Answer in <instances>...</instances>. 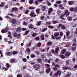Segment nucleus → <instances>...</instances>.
Wrapping results in <instances>:
<instances>
[{
	"label": "nucleus",
	"instance_id": "1",
	"mask_svg": "<svg viewBox=\"0 0 77 77\" xmlns=\"http://www.w3.org/2000/svg\"><path fill=\"white\" fill-rule=\"evenodd\" d=\"M40 66H41V65L39 64H35L34 66H33L32 67L34 69L36 70L37 71H38V69H39V68H40Z\"/></svg>",
	"mask_w": 77,
	"mask_h": 77
},
{
	"label": "nucleus",
	"instance_id": "2",
	"mask_svg": "<svg viewBox=\"0 0 77 77\" xmlns=\"http://www.w3.org/2000/svg\"><path fill=\"white\" fill-rule=\"evenodd\" d=\"M18 61L15 59V58L14 59H11L10 60V62L11 63H17Z\"/></svg>",
	"mask_w": 77,
	"mask_h": 77
},
{
	"label": "nucleus",
	"instance_id": "3",
	"mask_svg": "<svg viewBox=\"0 0 77 77\" xmlns=\"http://www.w3.org/2000/svg\"><path fill=\"white\" fill-rule=\"evenodd\" d=\"M14 36L15 38H17V39H20L21 37V34H17V33L15 32L14 33Z\"/></svg>",
	"mask_w": 77,
	"mask_h": 77
},
{
	"label": "nucleus",
	"instance_id": "4",
	"mask_svg": "<svg viewBox=\"0 0 77 77\" xmlns=\"http://www.w3.org/2000/svg\"><path fill=\"white\" fill-rule=\"evenodd\" d=\"M59 77H60V75L62 74V71H60V70H58L55 73V76H57L59 75Z\"/></svg>",
	"mask_w": 77,
	"mask_h": 77
},
{
	"label": "nucleus",
	"instance_id": "5",
	"mask_svg": "<svg viewBox=\"0 0 77 77\" xmlns=\"http://www.w3.org/2000/svg\"><path fill=\"white\" fill-rule=\"evenodd\" d=\"M29 15L31 17H35L36 16V15L35 14V12L33 11H31V13L29 14Z\"/></svg>",
	"mask_w": 77,
	"mask_h": 77
},
{
	"label": "nucleus",
	"instance_id": "6",
	"mask_svg": "<svg viewBox=\"0 0 77 77\" xmlns=\"http://www.w3.org/2000/svg\"><path fill=\"white\" fill-rule=\"evenodd\" d=\"M69 56H71V53L69 52H67L65 54L66 58H69Z\"/></svg>",
	"mask_w": 77,
	"mask_h": 77
},
{
	"label": "nucleus",
	"instance_id": "7",
	"mask_svg": "<svg viewBox=\"0 0 77 77\" xmlns=\"http://www.w3.org/2000/svg\"><path fill=\"white\" fill-rule=\"evenodd\" d=\"M53 11V8H49L48 10V15H50L51 14V13Z\"/></svg>",
	"mask_w": 77,
	"mask_h": 77
},
{
	"label": "nucleus",
	"instance_id": "8",
	"mask_svg": "<svg viewBox=\"0 0 77 77\" xmlns=\"http://www.w3.org/2000/svg\"><path fill=\"white\" fill-rule=\"evenodd\" d=\"M74 3H75V2L73 1H68L67 4H68L69 5H74Z\"/></svg>",
	"mask_w": 77,
	"mask_h": 77
},
{
	"label": "nucleus",
	"instance_id": "9",
	"mask_svg": "<svg viewBox=\"0 0 77 77\" xmlns=\"http://www.w3.org/2000/svg\"><path fill=\"white\" fill-rule=\"evenodd\" d=\"M5 55L8 56H12V52H7L5 53Z\"/></svg>",
	"mask_w": 77,
	"mask_h": 77
},
{
	"label": "nucleus",
	"instance_id": "10",
	"mask_svg": "<svg viewBox=\"0 0 77 77\" xmlns=\"http://www.w3.org/2000/svg\"><path fill=\"white\" fill-rule=\"evenodd\" d=\"M37 61L39 63H42V59L40 58H38L37 59Z\"/></svg>",
	"mask_w": 77,
	"mask_h": 77
},
{
	"label": "nucleus",
	"instance_id": "11",
	"mask_svg": "<svg viewBox=\"0 0 77 77\" xmlns=\"http://www.w3.org/2000/svg\"><path fill=\"white\" fill-rule=\"evenodd\" d=\"M31 45H32V42H29L26 45V47H28L29 48V47H30V46H31Z\"/></svg>",
	"mask_w": 77,
	"mask_h": 77
},
{
	"label": "nucleus",
	"instance_id": "12",
	"mask_svg": "<svg viewBox=\"0 0 77 77\" xmlns=\"http://www.w3.org/2000/svg\"><path fill=\"white\" fill-rule=\"evenodd\" d=\"M21 28L20 27H18V28L16 29V31L17 32H21Z\"/></svg>",
	"mask_w": 77,
	"mask_h": 77
},
{
	"label": "nucleus",
	"instance_id": "13",
	"mask_svg": "<svg viewBox=\"0 0 77 77\" xmlns=\"http://www.w3.org/2000/svg\"><path fill=\"white\" fill-rule=\"evenodd\" d=\"M40 39L42 41H44V39H45V38H44V35L42 34L40 36Z\"/></svg>",
	"mask_w": 77,
	"mask_h": 77
},
{
	"label": "nucleus",
	"instance_id": "14",
	"mask_svg": "<svg viewBox=\"0 0 77 77\" xmlns=\"http://www.w3.org/2000/svg\"><path fill=\"white\" fill-rule=\"evenodd\" d=\"M58 6L59 8H60L61 9H65V8L63 7V5L61 4H60L58 5Z\"/></svg>",
	"mask_w": 77,
	"mask_h": 77
},
{
	"label": "nucleus",
	"instance_id": "15",
	"mask_svg": "<svg viewBox=\"0 0 77 77\" xmlns=\"http://www.w3.org/2000/svg\"><path fill=\"white\" fill-rule=\"evenodd\" d=\"M18 53V52L17 51H11V53L12 54V55L14 54V55H15L16 54H17Z\"/></svg>",
	"mask_w": 77,
	"mask_h": 77
},
{
	"label": "nucleus",
	"instance_id": "16",
	"mask_svg": "<svg viewBox=\"0 0 77 77\" xmlns=\"http://www.w3.org/2000/svg\"><path fill=\"white\" fill-rule=\"evenodd\" d=\"M55 38H57L59 35V32H56L54 34Z\"/></svg>",
	"mask_w": 77,
	"mask_h": 77
},
{
	"label": "nucleus",
	"instance_id": "17",
	"mask_svg": "<svg viewBox=\"0 0 77 77\" xmlns=\"http://www.w3.org/2000/svg\"><path fill=\"white\" fill-rule=\"evenodd\" d=\"M66 29V26L65 25H62L61 27V29L62 30H64Z\"/></svg>",
	"mask_w": 77,
	"mask_h": 77
},
{
	"label": "nucleus",
	"instance_id": "18",
	"mask_svg": "<svg viewBox=\"0 0 77 77\" xmlns=\"http://www.w3.org/2000/svg\"><path fill=\"white\" fill-rule=\"evenodd\" d=\"M71 75V73L70 72H68V74L66 75L65 77H69Z\"/></svg>",
	"mask_w": 77,
	"mask_h": 77
},
{
	"label": "nucleus",
	"instance_id": "19",
	"mask_svg": "<svg viewBox=\"0 0 77 77\" xmlns=\"http://www.w3.org/2000/svg\"><path fill=\"white\" fill-rule=\"evenodd\" d=\"M11 22L13 24H15L17 23V20L15 19H12Z\"/></svg>",
	"mask_w": 77,
	"mask_h": 77
},
{
	"label": "nucleus",
	"instance_id": "20",
	"mask_svg": "<svg viewBox=\"0 0 77 77\" xmlns=\"http://www.w3.org/2000/svg\"><path fill=\"white\" fill-rule=\"evenodd\" d=\"M64 15H66V14H70V13L69 11H68V10H66L64 11Z\"/></svg>",
	"mask_w": 77,
	"mask_h": 77
},
{
	"label": "nucleus",
	"instance_id": "21",
	"mask_svg": "<svg viewBox=\"0 0 77 77\" xmlns=\"http://www.w3.org/2000/svg\"><path fill=\"white\" fill-rule=\"evenodd\" d=\"M67 18L69 21H72V17H68Z\"/></svg>",
	"mask_w": 77,
	"mask_h": 77
},
{
	"label": "nucleus",
	"instance_id": "22",
	"mask_svg": "<svg viewBox=\"0 0 77 77\" xmlns=\"http://www.w3.org/2000/svg\"><path fill=\"white\" fill-rule=\"evenodd\" d=\"M53 45V43L51 42H48L47 43V45H48L49 46H51Z\"/></svg>",
	"mask_w": 77,
	"mask_h": 77
},
{
	"label": "nucleus",
	"instance_id": "23",
	"mask_svg": "<svg viewBox=\"0 0 77 77\" xmlns=\"http://www.w3.org/2000/svg\"><path fill=\"white\" fill-rule=\"evenodd\" d=\"M8 15H10V16H12L13 17H16V16L15 15V14H13V13H11V14L8 13Z\"/></svg>",
	"mask_w": 77,
	"mask_h": 77
},
{
	"label": "nucleus",
	"instance_id": "24",
	"mask_svg": "<svg viewBox=\"0 0 77 77\" xmlns=\"http://www.w3.org/2000/svg\"><path fill=\"white\" fill-rule=\"evenodd\" d=\"M59 48L58 47H57V48L55 49V52L56 53H57L59 52Z\"/></svg>",
	"mask_w": 77,
	"mask_h": 77
},
{
	"label": "nucleus",
	"instance_id": "25",
	"mask_svg": "<svg viewBox=\"0 0 77 77\" xmlns=\"http://www.w3.org/2000/svg\"><path fill=\"white\" fill-rule=\"evenodd\" d=\"M64 15H64V14H63V15H61L60 17H59V18L61 19V20H65V19L63 18V17H64L63 16H64Z\"/></svg>",
	"mask_w": 77,
	"mask_h": 77
},
{
	"label": "nucleus",
	"instance_id": "26",
	"mask_svg": "<svg viewBox=\"0 0 77 77\" xmlns=\"http://www.w3.org/2000/svg\"><path fill=\"white\" fill-rule=\"evenodd\" d=\"M40 11H41L40 9H38L36 10V12L38 14H40V12H39Z\"/></svg>",
	"mask_w": 77,
	"mask_h": 77
},
{
	"label": "nucleus",
	"instance_id": "27",
	"mask_svg": "<svg viewBox=\"0 0 77 77\" xmlns=\"http://www.w3.org/2000/svg\"><path fill=\"white\" fill-rule=\"evenodd\" d=\"M42 45V44H41V43L39 42L37 44L36 47H41Z\"/></svg>",
	"mask_w": 77,
	"mask_h": 77
},
{
	"label": "nucleus",
	"instance_id": "28",
	"mask_svg": "<svg viewBox=\"0 0 77 77\" xmlns=\"http://www.w3.org/2000/svg\"><path fill=\"white\" fill-rule=\"evenodd\" d=\"M26 52L28 53H30V52H31V50L29 48H26Z\"/></svg>",
	"mask_w": 77,
	"mask_h": 77
},
{
	"label": "nucleus",
	"instance_id": "29",
	"mask_svg": "<svg viewBox=\"0 0 77 77\" xmlns=\"http://www.w3.org/2000/svg\"><path fill=\"white\" fill-rule=\"evenodd\" d=\"M47 8V7H46L45 6H44L42 7V10L43 12L45 11V9H47V8Z\"/></svg>",
	"mask_w": 77,
	"mask_h": 77
},
{
	"label": "nucleus",
	"instance_id": "30",
	"mask_svg": "<svg viewBox=\"0 0 77 77\" xmlns=\"http://www.w3.org/2000/svg\"><path fill=\"white\" fill-rule=\"evenodd\" d=\"M35 54H37V55H39V54H40V51H35Z\"/></svg>",
	"mask_w": 77,
	"mask_h": 77
},
{
	"label": "nucleus",
	"instance_id": "31",
	"mask_svg": "<svg viewBox=\"0 0 77 77\" xmlns=\"http://www.w3.org/2000/svg\"><path fill=\"white\" fill-rule=\"evenodd\" d=\"M70 34V31H68L66 33V36H68Z\"/></svg>",
	"mask_w": 77,
	"mask_h": 77
},
{
	"label": "nucleus",
	"instance_id": "32",
	"mask_svg": "<svg viewBox=\"0 0 77 77\" xmlns=\"http://www.w3.org/2000/svg\"><path fill=\"white\" fill-rule=\"evenodd\" d=\"M59 57L62 59H65L66 58L65 56H64V55H59Z\"/></svg>",
	"mask_w": 77,
	"mask_h": 77
},
{
	"label": "nucleus",
	"instance_id": "33",
	"mask_svg": "<svg viewBox=\"0 0 77 77\" xmlns=\"http://www.w3.org/2000/svg\"><path fill=\"white\" fill-rule=\"evenodd\" d=\"M66 50L65 49H63L62 52V54H65V53H66Z\"/></svg>",
	"mask_w": 77,
	"mask_h": 77
},
{
	"label": "nucleus",
	"instance_id": "34",
	"mask_svg": "<svg viewBox=\"0 0 77 77\" xmlns=\"http://www.w3.org/2000/svg\"><path fill=\"white\" fill-rule=\"evenodd\" d=\"M12 11H18V8H14L12 9Z\"/></svg>",
	"mask_w": 77,
	"mask_h": 77
},
{
	"label": "nucleus",
	"instance_id": "35",
	"mask_svg": "<svg viewBox=\"0 0 77 77\" xmlns=\"http://www.w3.org/2000/svg\"><path fill=\"white\" fill-rule=\"evenodd\" d=\"M29 32H30V31L29 30H28L27 31H26L24 33L25 35H27L29 33Z\"/></svg>",
	"mask_w": 77,
	"mask_h": 77
},
{
	"label": "nucleus",
	"instance_id": "36",
	"mask_svg": "<svg viewBox=\"0 0 77 77\" xmlns=\"http://www.w3.org/2000/svg\"><path fill=\"white\" fill-rule=\"evenodd\" d=\"M63 70H66L67 69H69V68L68 67L65 66L63 68Z\"/></svg>",
	"mask_w": 77,
	"mask_h": 77
},
{
	"label": "nucleus",
	"instance_id": "37",
	"mask_svg": "<svg viewBox=\"0 0 77 77\" xmlns=\"http://www.w3.org/2000/svg\"><path fill=\"white\" fill-rule=\"evenodd\" d=\"M50 68H49L46 69V72L47 73H49L50 72Z\"/></svg>",
	"mask_w": 77,
	"mask_h": 77
},
{
	"label": "nucleus",
	"instance_id": "38",
	"mask_svg": "<svg viewBox=\"0 0 77 77\" xmlns=\"http://www.w3.org/2000/svg\"><path fill=\"white\" fill-rule=\"evenodd\" d=\"M71 48L72 50H73V51H75V50H76V47H72Z\"/></svg>",
	"mask_w": 77,
	"mask_h": 77
},
{
	"label": "nucleus",
	"instance_id": "39",
	"mask_svg": "<svg viewBox=\"0 0 77 77\" xmlns=\"http://www.w3.org/2000/svg\"><path fill=\"white\" fill-rule=\"evenodd\" d=\"M37 35V34L36 33H34L32 34V37H35V36Z\"/></svg>",
	"mask_w": 77,
	"mask_h": 77
},
{
	"label": "nucleus",
	"instance_id": "40",
	"mask_svg": "<svg viewBox=\"0 0 77 77\" xmlns=\"http://www.w3.org/2000/svg\"><path fill=\"white\" fill-rule=\"evenodd\" d=\"M48 27L49 29H53L54 28V26L51 25H49L48 26Z\"/></svg>",
	"mask_w": 77,
	"mask_h": 77
},
{
	"label": "nucleus",
	"instance_id": "41",
	"mask_svg": "<svg viewBox=\"0 0 77 77\" xmlns=\"http://www.w3.org/2000/svg\"><path fill=\"white\" fill-rule=\"evenodd\" d=\"M4 5L5 3L4 2H1L0 5V7H4Z\"/></svg>",
	"mask_w": 77,
	"mask_h": 77
},
{
	"label": "nucleus",
	"instance_id": "42",
	"mask_svg": "<svg viewBox=\"0 0 77 77\" xmlns=\"http://www.w3.org/2000/svg\"><path fill=\"white\" fill-rule=\"evenodd\" d=\"M27 60V59L26 58H24L22 59V61L24 62H26Z\"/></svg>",
	"mask_w": 77,
	"mask_h": 77
},
{
	"label": "nucleus",
	"instance_id": "43",
	"mask_svg": "<svg viewBox=\"0 0 77 77\" xmlns=\"http://www.w3.org/2000/svg\"><path fill=\"white\" fill-rule=\"evenodd\" d=\"M60 37H62V36H63V32H60Z\"/></svg>",
	"mask_w": 77,
	"mask_h": 77
},
{
	"label": "nucleus",
	"instance_id": "44",
	"mask_svg": "<svg viewBox=\"0 0 77 77\" xmlns=\"http://www.w3.org/2000/svg\"><path fill=\"white\" fill-rule=\"evenodd\" d=\"M59 61H60L59 59L58 58H57L55 60V63H58V62H59Z\"/></svg>",
	"mask_w": 77,
	"mask_h": 77
},
{
	"label": "nucleus",
	"instance_id": "45",
	"mask_svg": "<svg viewBox=\"0 0 77 77\" xmlns=\"http://www.w3.org/2000/svg\"><path fill=\"white\" fill-rule=\"evenodd\" d=\"M57 14H58V15H62V13L60 14V13L61 12V11L60 10H58L57 11Z\"/></svg>",
	"mask_w": 77,
	"mask_h": 77
},
{
	"label": "nucleus",
	"instance_id": "46",
	"mask_svg": "<svg viewBox=\"0 0 77 77\" xmlns=\"http://www.w3.org/2000/svg\"><path fill=\"white\" fill-rule=\"evenodd\" d=\"M70 11H71V12H72V11H74V8H71L69 9Z\"/></svg>",
	"mask_w": 77,
	"mask_h": 77
},
{
	"label": "nucleus",
	"instance_id": "47",
	"mask_svg": "<svg viewBox=\"0 0 77 77\" xmlns=\"http://www.w3.org/2000/svg\"><path fill=\"white\" fill-rule=\"evenodd\" d=\"M61 3H62V2H61V1H58L56 2V3L57 4H60Z\"/></svg>",
	"mask_w": 77,
	"mask_h": 77
},
{
	"label": "nucleus",
	"instance_id": "48",
	"mask_svg": "<svg viewBox=\"0 0 77 77\" xmlns=\"http://www.w3.org/2000/svg\"><path fill=\"white\" fill-rule=\"evenodd\" d=\"M46 24H47V25H50V24H51V22H49V21H48L46 22Z\"/></svg>",
	"mask_w": 77,
	"mask_h": 77
},
{
	"label": "nucleus",
	"instance_id": "49",
	"mask_svg": "<svg viewBox=\"0 0 77 77\" xmlns=\"http://www.w3.org/2000/svg\"><path fill=\"white\" fill-rule=\"evenodd\" d=\"M40 39V38H39V37H36L34 38V39H35V40H36L37 41H39V40Z\"/></svg>",
	"mask_w": 77,
	"mask_h": 77
},
{
	"label": "nucleus",
	"instance_id": "50",
	"mask_svg": "<svg viewBox=\"0 0 77 77\" xmlns=\"http://www.w3.org/2000/svg\"><path fill=\"white\" fill-rule=\"evenodd\" d=\"M66 65H69V61L68 60L66 61Z\"/></svg>",
	"mask_w": 77,
	"mask_h": 77
},
{
	"label": "nucleus",
	"instance_id": "51",
	"mask_svg": "<svg viewBox=\"0 0 77 77\" xmlns=\"http://www.w3.org/2000/svg\"><path fill=\"white\" fill-rule=\"evenodd\" d=\"M52 22H53V24H56V23H57L58 22L57 21H54V20H53L52 21Z\"/></svg>",
	"mask_w": 77,
	"mask_h": 77
},
{
	"label": "nucleus",
	"instance_id": "52",
	"mask_svg": "<svg viewBox=\"0 0 77 77\" xmlns=\"http://www.w3.org/2000/svg\"><path fill=\"white\" fill-rule=\"evenodd\" d=\"M44 16H41L40 17V19H41V20H44Z\"/></svg>",
	"mask_w": 77,
	"mask_h": 77
},
{
	"label": "nucleus",
	"instance_id": "53",
	"mask_svg": "<svg viewBox=\"0 0 77 77\" xmlns=\"http://www.w3.org/2000/svg\"><path fill=\"white\" fill-rule=\"evenodd\" d=\"M5 18H7L8 20H11L12 19L9 16H5Z\"/></svg>",
	"mask_w": 77,
	"mask_h": 77
},
{
	"label": "nucleus",
	"instance_id": "54",
	"mask_svg": "<svg viewBox=\"0 0 77 77\" xmlns=\"http://www.w3.org/2000/svg\"><path fill=\"white\" fill-rule=\"evenodd\" d=\"M29 9L30 10H33L35 9V7H29Z\"/></svg>",
	"mask_w": 77,
	"mask_h": 77
},
{
	"label": "nucleus",
	"instance_id": "55",
	"mask_svg": "<svg viewBox=\"0 0 77 77\" xmlns=\"http://www.w3.org/2000/svg\"><path fill=\"white\" fill-rule=\"evenodd\" d=\"M29 27L30 28V29H32L33 28V25H32V24H30L29 25Z\"/></svg>",
	"mask_w": 77,
	"mask_h": 77
},
{
	"label": "nucleus",
	"instance_id": "56",
	"mask_svg": "<svg viewBox=\"0 0 77 77\" xmlns=\"http://www.w3.org/2000/svg\"><path fill=\"white\" fill-rule=\"evenodd\" d=\"M5 30V33H7L8 32V27L6 28Z\"/></svg>",
	"mask_w": 77,
	"mask_h": 77
},
{
	"label": "nucleus",
	"instance_id": "57",
	"mask_svg": "<svg viewBox=\"0 0 77 77\" xmlns=\"http://www.w3.org/2000/svg\"><path fill=\"white\" fill-rule=\"evenodd\" d=\"M30 57L31 58H34L35 57V55L34 54H31L30 55Z\"/></svg>",
	"mask_w": 77,
	"mask_h": 77
},
{
	"label": "nucleus",
	"instance_id": "58",
	"mask_svg": "<svg viewBox=\"0 0 77 77\" xmlns=\"http://www.w3.org/2000/svg\"><path fill=\"white\" fill-rule=\"evenodd\" d=\"M29 11H30L29 10H26L25 12V14H28V13L29 12Z\"/></svg>",
	"mask_w": 77,
	"mask_h": 77
},
{
	"label": "nucleus",
	"instance_id": "59",
	"mask_svg": "<svg viewBox=\"0 0 77 77\" xmlns=\"http://www.w3.org/2000/svg\"><path fill=\"white\" fill-rule=\"evenodd\" d=\"M33 0H30L29 2V3L30 5H32L33 3Z\"/></svg>",
	"mask_w": 77,
	"mask_h": 77
},
{
	"label": "nucleus",
	"instance_id": "60",
	"mask_svg": "<svg viewBox=\"0 0 77 77\" xmlns=\"http://www.w3.org/2000/svg\"><path fill=\"white\" fill-rule=\"evenodd\" d=\"M7 67L8 68H9L10 67V64L9 63H7Z\"/></svg>",
	"mask_w": 77,
	"mask_h": 77
},
{
	"label": "nucleus",
	"instance_id": "61",
	"mask_svg": "<svg viewBox=\"0 0 77 77\" xmlns=\"http://www.w3.org/2000/svg\"><path fill=\"white\" fill-rule=\"evenodd\" d=\"M62 24H59L58 25V26L57 27V28H59L60 27H61V28H62Z\"/></svg>",
	"mask_w": 77,
	"mask_h": 77
},
{
	"label": "nucleus",
	"instance_id": "62",
	"mask_svg": "<svg viewBox=\"0 0 77 77\" xmlns=\"http://www.w3.org/2000/svg\"><path fill=\"white\" fill-rule=\"evenodd\" d=\"M47 54L48 56H52V55L51 54V53H48Z\"/></svg>",
	"mask_w": 77,
	"mask_h": 77
},
{
	"label": "nucleus",
	"instance_id": "63",
	"mask_svg": "<svg viewBox=\"0 0 77 77\" xmlns=\"http://www.w3.org/2000/svg\"><path fill=\"white\" fill-rule=\"evenodd\" d=\"M1 32L2 33H6V32H5V29L2 30Z\"/></svg>",
	"mask_w": 77,
	"mask_h": 77
},
{
	"label": "nucleus",
	"instance_id": "64",
	"mask_svg": "<svg viewBox=\"0 0 77 77\" xmlns=\"http://www.w3.org/2000/svg\"><path fill=\"white\" fill-rule=\"evenodd\" d=\"M17 77H22V75L18 74L17 75Z\"/></svg>",
	"mask_w": 77,
	"mask_h": 77
}]
</instances>
